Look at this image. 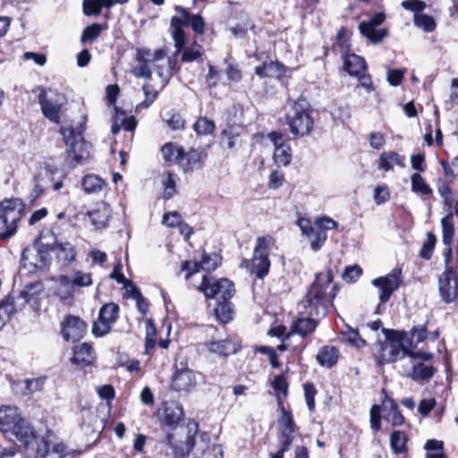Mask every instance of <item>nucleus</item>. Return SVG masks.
Wrapping results in <instances>:
<instances>
[{
	"mask_svg": "<svg viewBox=\"0 0 458 458\" xmlns=\"http://www.w3.org/2000/svg\"><path fill=\"white\" fill-rule=\"evenodd\" d=\"M333 278L334 272L331 268H327L325 272L316 275V279L306 296L298 304L299 313L307 317L299 318L293 321L291 333L305 336L316 329L318 319L327 314L328 304L327 290Z\"/></svg>",
	"mask_w": 458,
	"mask_h": 458,
	"instance_id": "f257e3e1",
	"label": "nucleus"
},
{
	"mask_svg": "<svg viewBox=\"0 0 458 458\" xmlns=\"http://www.w3.org/2000/svg\"><path fill=\"white\" fill-rule=\"evenodd\" d=\"M85 131V122H81L77 125L61 127L60 132L67 147V160L71 162L73 167L85 164L90 158L91 145L85 140L83 132Z\"/></svg>",
	"mask_w": 458,
	"mask_h": 458,
	"instance_id": "f03ea898",
	"label": "nucleus"
},
{
	"mask_svg": "<svg viewBox=\"0 0 458 458\" xmlns=\"http://www.w3.org/2000/svg\"><path fill=\"white\" fill-rule=\"evenodd\" d=\"M175 10L178 15L171 19V33L177 54L182 51L185 45V35L182 28L191 25L195 32L202 33L205 23L201 16L191 15L182 7L176 6Z\"/></svg>",
	"mask_w": 458,
	"mask_h": 458,
	"instance_id": "7ed1b4c3",
	"label": "nucleus"
},
{
	"mask_svg": "<svg viewBox=\"0 0 458 458\" xmlns=\"http://www.w3.org/2000/svg\"><path fill=\"white\" fill-rule=\"evenodd\" d=\"M23 211L24 204L19 199H4L0 203V238L6 239L15 233Z\"/></svg>",
	"mask_w": 458,
	"mask_h": 458,
	"instance_id": "20e7f679",
	"label": "nucleus"
},
{
	"mask_svg": "<svg viewBox=\"0 0 458 458\" xmlns=\"http://www.w3.org/2000/svg\"><path fill=\"white\" fill-rule=\"evenodd\" d=\"M285 118L290 131L293 135L300 137L309 135L313 128V119L307 110L305 100L299 99L292 103Z\"/></svg>",
	"mask_w": 458,
	"mask_h": 458,
	"instance_id": "39448f33",
	"label": "nucleus"
},
{
	"mask_svg": "<svg viewBox=\"0 0 458 458\" xmlns=\"http://www.w3.org/2000/svg\"><path fill=\"white\" fill-rule=\"evenodd\" d=\"M275 243L276 241L271 236H259L256 240L251 259V273L258 278L263 279L269 272L271 263L268 255Z\"/></svg>",
	"mask_w": 458,
	"mask_h": 458,
	"instance_id": "423d86ee",
	"label": "nucleus"
},
{
	"mask_svg": "<svg viewBox=\"0 0 458 458\" xmlns=\"http://www.w3.org/2000/svg\"><path fill=\"white\" fill-rule=\"evenodd\" d=\"M386 333V339L383 342H378L375 349V357L379 365L392 363L400 358L408 355V350L404 348L398 339H394L391 335L395 334L394 331H387L383 328Z\"/></svg>",
	"mask_w": 458,
	"mask_h": 458,
	"instance_id": "0eeeda50",
	"label": "nucleus"
},
{
	"mask_svg": "<svg viewBox=\"0 0 458 458\" xmlns=\"http://www.w3.org/2000/svg\"><path fill=\"white\" fill-rule=\"evenodd\" d=\"M208 299H216L217 302L230 300L234 294L233 284L227 278L216 279L210 276H203L199 287Z\"/></svg>",
	"mask_w": 458,
	"mask_h": 458,
	"instance_id": "6e6552de",
	"label": "nucleus"
},
{
	"mask_svg": "<svg viewBox=\"0 0 458 458\" xmlns=\"http://www.w3.org/2000/svg\"><path fill=\"white\" fill-rule=\"evenodd\" d=\"M408 358L411 365V370L408 377L414 381H428L435 374L436 369L425 363L433 358V354L423 351H410Z\"/></svg>",
	"mask_w": 458,
	"mask_h": 458,
	"instance_id": "1a4fd4ad",
	"label": "nucleus"
},
{
	"mask_svg": "<svg viewBox=\"0 0 458 458\" xmlns=\"http://www.w3.org/2000/svg\"><path fill=\"white\" fill-rule=\"evenodd\" d=\"M44 290L43 284L36 281L27 284L17 296H8L6 299L15 308L16 312L21 310L26 304H30L34 310L39 304V295Z\"/></svg>",
	"mask_w": 458,
	"mask_h": 458,
	"instance_id": "9d476101",
	"label": "nucleus"
},
{
	"mask_svg": "<svg viewBox=\"0 0 458 458\" xmlns=\"http://www.w3.org/2000/svg\"><path fill=\"white\" fill-rule=\"evenodd\" d=\"M281 416L278 420L279 440L282 447L272 458H283L284 452L292 445L296 431V425L290 411L281 407Z\"/></svg>",
	"mask_w": 458,
	"mask_h": 458,
	"instance_id": "9b49d317",
	"label": "nucleus"
},
{
	"mask_svg": "<svg viewBox=\"0 0 458 458\" xmlns=\"http://www.w3.org/2000/svg\"><path fill=\"white\" fill-rule=\"evenodd\" d=\"M402 269L394 267L385 276H379L372 280L371 284L379 290V301L386 303L389 301L391 295L402 284Z\"/></svg>",
	"mask_w": 458,
	"mask_h": 458,
	"instance_id": "f8f14e48",
	"label": "nucleus"
},
{
	"mask_svg": "<svg viewBox=\"0 0 458 458\" xmlns=\"http://www.w3.org/2000/svg\"><path fill=\"white\" fill-rule=\"evenodd\" d=\"M450 256L445 258L446 267L438 279L439 293L442 300L450 303L458 296V276L452 267H449Z\"/></svg>",
	"mask_w": 458,
	"mask_h": 458,
	"instance_id": "ddd939ff",
	"label": "nucleus"
},
{
	"mask_svg": "<svg viewBox=\"0 0 458 458\" xmlns=\"http://www.w3.org/2000/svg\"><path fill=\"white\" fill-rule=\"evenodd\" d=\"M64 98L61 95L47 96L42 89L38 95V103L44 116L54 123H59L64 107Z\"/></svg>",
	"mask_w": 458,
	"mask_h": 458,
	"instance_id": "4468645a",
	"label": "nucleus"
},
{
	"mask_svg": "<svg viewBox=\"0 0 458 458\" xmlns=\"http://www.w3.org/2000/svg\"><path fill=\"white\" fill-rule=\"evenodd\" d=\"M119 310V305L116 303L109 302L103 305L99 310L98 321L93 325L92 333L98 337L109 333L112 324L118 318Z\"/></svg>",
	"mask_w": 458,
	"mask_h": 458,
	"instance_id": "2eb2a0df",
	"label": "nucleus"
},
{
	"mask_svg": "<svg viewBox=\"0 0 458 458\" xmlns=\"http://www.w3.org/2000/svg\"><path fill=\"white\" fill-rule=\"evenodd\" d=\"M197 386L196 373L186 366L175 367L171 387L179 394H189Z\"/></svg>",
	"mask_w": 458,
	"mask_h": 458,
	"instance_id": "dca6fc26",
	"label": "nucleus"
},
{
	"mask_svg": "<svg viewBox=\"0 0 458 458\" xmlns=\"http://www.w3.org/2000/svg\"><path fill=\"white\" fill-rule=\"evenodd\" d=\"M384 21V13H375L374 15L370 16L368 21H363L359 24V30L360 34L367 38L371 43H379L387 35L386 29L378 28Z\"/></svg>",
	"mask_w": 458,
	"mask_h": 458,
	"instance_id": "f3484780",
	"label": "nucleus"
},
{
	"mask_svg": "<svg viewBox=\"0 0 458 458\" xmlns=\"http://www.w3.org/2000/svg\"><path fill=\"white\" fill-rule=\"evenodd\" d=\"M267 138L275 146L274 160L276 165L287 166L292 161L291 147L283 140V134L277 131H271L267 134Z\"/></svg>",
	"mask_w": 458,
	"mask_h": 458,
	"instance_id": "a211bd4d",
	"label": "nucleus"
},
{
	"mask_svg": "<svg viewBox=\"0 0 458 458\" xmlns=\"http://www.w3.org/2000/svg\"><path fill=\"white\" fill-rule=\"evenodd\" d=\"M21 261L24 268H27L30 272H35L47 267L48 263L47 252L39 249L26 248L22 251Z\"/></svg>",
	"mask_w": 458,
	"mask_h": 458,
	"instance_id": "6ab92c4d",
	"label": "nucleus"
},
{
	"mask_svg": "<svg viewBox=\"0 0 458 458\" xmlns=\"http://www.w3.org/2000/svg\"><path fill=\"white\" fill-rule=\"evenodd\" d=\"M159 412L162 423L170 428H175L183 417L182 406L175 401L164 402Z\"/></svg>",
	"mask_w": 458,
	"mask_h": 458,
	"instance_id": "aec40b11",
	"label": "nucleus"
},
{
	"mask_svg": "<svg viewBox=\"0 0 458 458\" xmlns=\"http://www.w3.org/2000/svg\"><path fill=\"white\" fill-rule=\"evenodd\" d=\"M85 332L86 325L79 317L68 316L63 322L62 334L66 341H79Z\"/></svg>",
	"mask_w": 458,
	"mask_h": 458,
	"instance_id": "412c9836",
	"label": "nucleus"
},
{
	"mask_svg": "<svg viewBox=\"0 0 458 458\" xmlns=\"http://www.w3.org/2000/svg\"><path fill=\"white\" fill-rule=\"evenodd\" d=\"M219 257L216 253L204 254L199 262L186 261L182 266V270H186V278L188 279L193 273L202 269L208 272L214 271L219 263Z\"/></svg>",
	"mask_w": 458,
	"mask_h": 458,
	"instance_id": "4be33fe9",
	"label": "nucleus"
},
{
	"mask_svg": "<svg viewBox=\"0 0 458 458\" xmlns=\"http://www.w3.org/2000/svg\"><path fill=\"white\" fill-rule=\"evenodd\" d=\"M38 454L43 458L46 455L57 456V458H64L67 455H79L80 453H70L63 442H54L52 440L41 439L38 445Z\"/></svg>",
	"mask_w": 458,
	"mask_h": 458,
	"instance_id": "5701e85b",
	"label": "nucleus"
},
{
	"mask_svg": "<svg viewBox=\"0 0 458 458\" xmlns=\"http://www.w3.org/2000/svg\"><path fill=\"white\" fill-rule=\"evenodd\" d=\"M193 428H189L187 436L185 437L184 441H182L180 444H174L173 443V435L168 434L167 435V441L171 445V446L174 448V455L179 457H183L185 455H189L191 451L195 445V434L197 431V425H193ZM190 427V425L188 426Z\"/></svg>",
	"mask_w": 458,
	"mask_h": 458,
	"instance_id": "b1692460",
	"label": "nucleus"
},
{
	"mask_svg": "<svg viewBox=\"0 0 458 458\" xmlns=\"http://www.w3.org/2000/svg\"><path fill=\"white\" fill-rule=\"evenodd\" d=\"M9 433L14 436L16 440L24 445H29L36 438L33 428L30 427V423L22 418L19 419Z\"/></svg>",
	"mask_w": 458,
	"mask_h": 458,
	"instance_id": "393cba45",
	"label": "nucleus"
},
{
	"mask_svg": "<svg viewBox=\"0 0 458 458\" xmlns=\"http://www.w3.org/2000/svg\"><path fill=\"white\" fill-rule=\"evenodd\" d=\"M20 418L17 408L0 406V430L4 433H9Z\"/></svg>",
	"mask_w": 458,
	"mask_h": 458,
	"instance_id": "a878e982",
	"label": "nucleus"
},
{
	"mask_svg": "<svg viewBox=\"0 0 458 458\" xmlns=\"http://www.w3.org/2000/svg\"><path fill=\"white\" fill-rule=\"evenodd\" d=\"M382 406L385 412L384 418L386 421L393 426H401L404 423V417L400 412L398 405L394 399L386 397Z\"/></svg>",
	"mask_w": 458,
	"mask_h": 458,
	"instance_id": "bb28decb",
	"label": "nucleus"
},
{
	"mask_svg": "<svg viewBox=\"0 0 458 458\" xmlns=\"http://www.w3.org/2000/svg\"><path fill=\"white\" fill-rule=\"evenodd\" d=\"M44 384L45 378L42 377L17 380L13 383V388L16 393L28 395L41 391Z\"/></svg>",
	"mask_w": 458,
	"mask_h": 458,
	"instance_id": "cd10ccee",
	"label": "nucleus"
},
{
	"mask_svg": "<svg viewBox=\"0 0 458 458\" xmlns=\"http://www.w3.org/2000/svg\"><path fill=\"white\" fill-rule=\"evenodd\" d=\"M344 67L351 76L356 77L367 72L365 60L355 54H349L344 57Z\"/></svg>",
	"mask_w": 458,
	"mask_h": 458,
	"instance_id": "c85d7f7f",
	"label": "nucleus"
},
{
	"mask_svg": "<svg viewBox=\"0 0 458 458\" xmlns=\"http://www.w3.org/2000/svg\"><path fill=\"white\" fill-rule=\"evenodd\" d=\"M95 352L90 344L82 343L74 347L72 357L74 363L89 365L95 360Z\"/></svg>",
	"mask_w": 458,
	"mask_h": 458,
	"instance_id": "c756f323",
	"label": "nucleus"
},
{
	"mask_svg": "<svg viewBox=\"0 0 458 458\" xmlns=\"http://www.w3.org/2000/svg\"><path fill=\"white\" fill-rule=\"evenodd\" d=\"M379 167L384 171L392 170L394 165L405 166V157L394 151H384L379 157Z\"/></svg>",
	"mask_w": 458,
	"mask_h": 458,
	"instance_id": "7c9ffc66",
	"label": "nucleus"
},
{
	"mask_svg": "<svg viewBox=\"0 0 458 458\" xmlns=\"http://www.w3.org/2000/svg\"><path fill=\"white\" fill-rule=\"evenodd\" d=\"M208 350L221 356H228L236 353L240 350V345L230 339H224L210 342L208 344Z\"/></svg>",
	"mask_w": 458,
	"mask_h": 458,
	"instance_id": "2f4dec72",
	"label": "nucleus"
},
{
	"mask_svg": "<svg viewBox=\"0 0 458 458\" xmlns=\"http://www.w3.org/2000/svg\"><path fill=\"white\" fill-rule=\"evenodd\" d=\"M166 51L164 48L155 50L153 53L149 49H138L136 53V61L150 63L152 65L165 61Z\"/></svg>",
	"mask_w": 458,
	"mask_h": 458,
	"instance_id": "473e14b6",
	"label": "nucleus"
},
{
	"mask_svg": "<svg viewBox=\"0 0 458 458\" xmlns=\"http://www.w3.org/2000/svg\"><path fill=\"white\" fill-rule=\"evenodd\" d=\"M51 249L56 251L57 259L64 265L75 259V249L70 242H55Z\"/></svg>",
	"mask_w": 458,
	"mask_h": 458,
	"instance_id": "72a5a7b5",
	"label": "nucleus"
},
{
	"mask_svg": "<svg viewBox=\"0 0 458 458\" xmlns=\"http://www.w3.org/2000/svg\"><path fill=\"white\" fill-rule=\"evenodd\" d=\"M58 286L55 291V294L62 301L70 299L74 293V286L70 280V276L61 275L57 277Z\"/></svg>",
	"mask_w": 458,
	"mask_h": 458,
	"instance_id": "f704fd0d",
	"label": "nucleus"
},
{
	"mask_svg": "<svg viewBox=\"0 0 458 458\" xmlns=\"http://www.w3.org/2000/svg\"><path fill=\"white\" fill-rule=\"evenodd\" d=\"M110 208L106 204L100 205L96 209L89 212V216L92 224L97 228H103L106 225L110 216Z\"/></svg>",
	"mask_w": 458,
	"mask_h": 458,
	"instance_id": "c9c22d12",
	"label": "nucleus"
},
{
	"mask_svg": "<svg viewBox=\"0 0 458 458\" xmlns=\"http://www.w3.org/2000/svg\"><path fill=\"white\" fill-rule=\"evenodd\" d=\"M114 4V0H84L82 4L83 13L86 16L98 15L103 7L110 8Z\"/></svg>",
	"mask_w": 458,
	"mask_h": 458,
	"instance_id": "e433bc0d",
	"label": "nucleus"
},
{
	"mask_svg": "<svg viewBox=\"0 0 458 458\" xmlns=\"http://www.w3.org/2000/svg\"><path fill=\"white\" fill-rule=\"evenodd\" d=\"M338 358V351L334 346H324L322 347L317 354L318 362L327 368L333 367Z\"/></svg>",
	"mask_w": 458,
	"mask_h": 458,
	"instance_id": "4c0bfd02",
	"label": "nucleus"
},
{
	"mask_svg": "<svg viewBox=\"0 0 458 458\" xmlns=\"http://www.w3.org/2000/svg\"><path fill=\"white\" fill-rule=\"evenodd\" d=\"M407 437L400 431L394 430L390 435V445L394 454H405L407 452Z\"/></svg>",
	"mask_w": 458,
	"mask_h": 458,
	"instance_id": "58836bf2",
	"label": "nucleus"
},
{
	"mask_svg": "<svg viewBox=\"0 0 458 458\" xmlns=\"http://www.w3.org/2000/svg\"><path fill=\"white\" fill-rule=\"evenodd\" d=\"M163 158L166 162H174L183 157V149L175 143L168 142L161 148Z\"/></svg>",
	"mask_w": 458,
	"mask_h": 458,
	"instance_id": "ea45409f",
	"label": "nucleus"
},
{
	"mask_svg": "<svg viewBox=\"0 0 458 458\" xmlns=\"http://www.w3.org/2000/svg\"><path fill=\"white\" fill-rule=\"evenodd\" d=\"M182 61L185 63H191L202 59L204 51L202 47L194 41L189 47L182 48Z\"/></svg>",
	"mask_w": 458,
	"mask_h": 458,
	"instance_id": "a19ab883",
	"label": "nucleus"
},
{
	"mask_svg": "<svg viewBox=\"0 0 458 458\" xmlns=\"http://www.w3.org/2000/svg\"><path fill=\"white\" fill-rule=\"evenodd\" d=\"M443 243L450 246L453 242L454 227L453 223V214L449 213L441 219Z\"/></svg>",
	"mask_w": 458,
	"mask_h": 458,
	"instance_id": "79ce46f5",
	"label": "nucleus"
},
{
	"mask_svg": "<svg viewBox=\"0 0 458 458\" xmlns=\"http://www.w3.org/2000/svg\"><path fill=\"white\" fill-rule=\"evenodd\" d=\"M145 354L148 355L156 345L157 329L151 318L145 320Z\"/></svg>",
	"mask_w": 458,
	"mask_h": 458,
	"instance_id": "37998d69",
	"label": "nucleus"
},
{
	"mask_svg": "<svg viewBox=\"0 0 458 458\" xmlns=\"http://www.w3.org/2000/svg\"><path fill=\"white\" fill-rule=\"evenodd\" d=\"M104 29V26L99 23H93L86 27L81 37V44L92 43L100 36Z\"/></svg>",
	"mask_w": 458,
	"mask_h": 458,
	"instance_id": "c03bdc74",
	"label": "nucleus"
},
{
	"mask_svg": "<svg viewBox=\"0 0 458 458\" xmlns=\"http://www.w3.org/2000/svg\"><path fill=\"white\" fill-rule=\"evenodd\" d=\"M104 185V181L93 174H88L82 179V187L87 193L98 192L103 189Z\"/></svg>",
	"mask_w": 458,
	"mask_h": 458,
	"instance_id": "a18cd8bd",
	"label": "nucleus"
},
{
	"mask_svg": "<svg viewBox=\"0 0 458 458\" xmlns=\"http://www.w3.org/2000/svg\"><path fill=\"white\" fill-rule=\"evenodd\" d=\"M229 301L230 300H225L217 302V306L215 309L216 315L222 323H227L233 319V311Z\"/></svg>",
	"mask_w": 458,
	"mask_h": 458,
	"instance_id": "49530a36",
	"label": "nucleus"
},
{
	"mask_svg": "<svg viewBox=\"0 0 458 458\" xmlns=\"http://www.w3.org/2000/svg\"><path fill=\"white\" fill-rule=\"evenodd\" d=\"M411 191L421 195H429L432 193L431 188L425 182L419 173H414L411 176Z\"/></svg>",
	"mask_w": 458,
	"mask_h": 458,
	"instance_id": "de8ad7c7",
	"label": "nucleus"
},
{
	"mask_svg": "<svg viewBox=\"0 0 458 458\" xmlns=\"http://www.w3.org/2000/svg\"><path fill=\"white\" fill-rule=\"evenodd\" d=\"M216 129L214 121L207 117H199L193 124V130L198 135H209Z\"/></svg>",
	"mask_w": 458,
	"mask_h": 458,
	"instance_id": "09e8293b",
	"label": "nucleus"
},
{
	"mask_svg": "<svg viewBox=\"0 0 458 458\" xmlns=\"http://www.w3.org/2000/svg\"><path fill=\"white\" fill-rule=\"evenodd\" d=\"M257 75L260 77L267 76H280L282 74V68L278 63H266L263 65L257 66L255 69Z\"/></svg>",
	"mask_w": 458,
	"mask_h": 458,
	"instance_id": "8fccbe9b",
	"label": "nucleus"
},
{
	"mask_svg": "<svg viewBox=\"0 0 458 458\" xmlns=\"http://www.w3.org/2000/svg\"><path fill=\"white\" fill-rule=\"evenodd\" d=\"M414 23L418 28H420L427 32H431L436 28L434 19L431 16L422 13L414 14Z\"/></svg>",
	"mask_w": 458,
	"mask_h": 458,
	"instance_id": "3c124183",
	"label": "nucleus"
},
{
	"mask_svg": "<svg viewBox=\"0 0 458 458\" xmlns=\"http://www.w3.org/2000/svg\"><path fill=\"white\" fill-rule=\"evenodd\" d=\"M70 280L72 282L74 288L87 287L92 284L91 275L89 273H85L80 270L74 271L70 276Z\"/></svg>",
	"mask_w": 458,
	"mask_h": 458,
	"instance_id": "603ef678",
	"label": "nucleus"
},
{
	"mask_svg": "<svg viewBox=\"0 0 458 458\" xmlns=\"http://www.w3.org/2000/svg\"><path fill=\"white\" fill-rule=\"evenodd\" d=\"M437 191L444 199L445 205L451 208L454 202L453 192L445 181L439 180L437 182Z\"/></svg>",
	"mask_w": 458,
	"mask_h": 458,
	"instance_id": "864d4df0",
	"label": "nucleus"
},
{
	"mask_svg": "<svg viewBox=\"0 0 458 458\" xmlns=\"http://www.w3.org/2000/svg\"><path fill=\"white\" fill-rule=\"evenodd\" d=\"M424 448L428 451H436L434 454H428L426 458H445L444 443L437 439L428 440Z\"/></svg>",
	"mask_w": 458,
	"mask_h": 458,
	"instance_id": "5fc2aeb1",
	"label": "nucleus"
},
{
	"mask_svg": "<svg viewBox=\"0 0 458 458\" xmlns=\"http://www.w3.org/2000/svg\"><path fill=\"white\" fill-rule=\"evenodd\" d=\"M14 313H16L15 308L10 304L6 298L0 302V330Z\"/></svg>",
	"mask_w": 458,
	"mask_h": 458,
	"instance_id": "6e6d98bb",
	"label": "nucleus"
},
{
	"mask_svg": "<svg viewBox=\"0 0 458 458\" xmlns=\"http://www.w3.org/2000/svg\"><path fill=\"white\" fill-rule=\"evenodd\" d=\"M436 242V236L430 232L427 233V242L423 244L420 251V256L426 260L430 259Z\"/></svg>",
	"mask_w": 458,
	"mask_h": 458,
	"instance_id": "4d7b16f0",
	"label": "nucleus"
},
{
	"mask_svg": "<svg viewBox=\"0 0 458 458\" xmlns=\"http://www.w3.org/2000/svg\"><path fill=\"white\" fill-rule=\"evenodd\" d=\"M343 335L346 342L357 348H362L366 345V341L360 336L358 331L351 327H348L346 331H344Z\"/></svg>",
	"mask_w": 458,
	"mask_h": 458,
	"instance_id": "13d9d810",
	"label": "nucleus"
},
{
	"mask_svg": "<svg viewBox=\"0 0 458 458\" xmlns=\"http://www.w3.org/2000/svg\"><path fill=\"white\" fill-rule=\"evenodd\" d=\"M163 185L165 188L164 197L165 199H170L175 193V180L174 178V174L170 172H167L165 174V178L163 180Z\"/></svg>",
	"mask_w": 458,
	"mask_h": 458,
	"instance_id": "bf43d9fd",
	"label": "nucleus"
},
{
	"mask_svg": "<svg viewBox=\"0 0 458 458\" xmlns=\"http://www.w3.org/2000/svg\"><path fill=\"white\" fill-rule=\"evenodd\" d=\"M370 427L374 433H377L381 428L380 407L373 405L369 412Z\"/></svg>",
	"mask_w": 458,
	"mask_h": 458,
	"instance_id": "052dcab7",
	"label": "nucleus"
},
{
	"mask_svg": "<svg viewBox=\"0 0 458 458\" xmlns=\"http://www.w3.org/2000/svg\"><path fill=\"white\" fill-rule=\"evenodd\" d=\"M140 63V65L133 68L132 73L137 78L150 79L152 75L153 65L147 62Z\"/></svg>",
	"mask_w": 458,
	"mask_h": 458,
	"instance_id": "680f3d73",
	"label": "nucleus"
},
{
	"mask_svg": "<svg viewBox=\"0 0 458 458\" xmlns=\"http://www.w3.org/2000/svg\"><path fill=\"white\" fill-rule=\"evenodd\" d=\"M153 70H155L158 75V77L161 79V85L160 89H162L170 81L173 73L170 72L169 68L165 67V65H162L160 64L153 65Z\"/></svg>",
	"mask_w": 458,
	"mask_h": 458,
	"instance_id": "e2e57ef3",
	"label": "nucleus"
},
{
	"mask_svg": "<svg viewBox=\"0 0 458 458\" xmlns=\"http://www.w3.org/2000/svg\"><path fill=\"white\" fill-rule=\"evenodd\" d=\"M311 235H314V239L311 241L310 247L313 250H318L326 242L327 234L326 232H324V230L316 227L314 233Z\"/></svg>",
	"mask_w": 458,
	"mask_h": 458,
	"instance_id": "0e129e2a",
	"label": "nucleus"
},
{
	"mask_svg": "<svg viewBox=\"0 0 458 458\" xmlns=\"http://www.w3.org/2000/svg\"><path fill=\"white\" fill-rule=\"evenodd\" d=\"M169 117L165 119L167 125L172 130H181L184 128L185 121L179 113L167 114Z\"/></svg>",
	"mask_w": 458,
	"mask_h": 458,
	"instance_id": "69168bd1",
	"label": "nucleus"
},
{
	"mask_svg": "<svg viewBox=\"0 0 458 458\" xmlns=\"http://www.w3.org/2000/svg\"><path fill=\"white\" fill-rule=\"evenodd\" d=\"M441 165L443 166L445 175L448 177L450 181L458 175V156L454 158L451 165L445 161H442Z\"/></svg>",
	"mask_w": 458,
	"mask_h": 458,
	"instance_id": "338daca9",
	"label": "nucleus"
},
{
	"mask_svg": "<svg viewBox=\"0 0 458 458\" xmlns=\"http://www.w3.org/2000/svg\"><path fill=\"white\" fill-rule=\"evenodd\" d=\"M203 155L201 152L196 149H191L187 153L188 165L191 169L201 166L203 164Z\"/></svg>",
	"mask_w": 458,
	"mask_h": 458,
	"instance_id": "774afa93",
	"label": "nucleus"
}]
</instances>
